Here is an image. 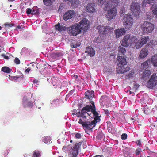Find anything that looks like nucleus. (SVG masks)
<instances>
[{"mask_svg":"<svg viewBox=\"0 0 157 157\" xmlns=\"http://www.w3.org/2000/svg\"><path fill=\"white\" fill-rule=\"evenodd\" d=\"M125 12V9L124 7H122L120 9V13L121 16H123V13Z\"/></svg>","mask_w":157,"mask_h":157,"instance_id":"obj_44","label":"nucleus"},{"mask_svg":"<svg viewBox=\"0 0 157 157\" xmlns=\"http://www.w3.org/2000/svg\"><path fill=\"white\" fill-rule=\"evenodd\" d=\"M4 25L6 27L8 28H11L12 27L14 26V24L13 23H6L4 24Z\"/></svg>","mask_w":157,"mask_h":157,"instance_id":"obj_42","label":"nucleus"},{"mask_svg":"<svg viewBox=\"0 0 157 157\" xmlns=\"http://www.w3.org/2000/svg\"><path fill=\"white\" fill-rule=\"evenodd\" d=\"M109 111L107 109H105L104 110V113L105 114L108 115L109 114Z\"/></svg>","mask_w":157,"mask_h":157,"instance_id":"obj_54","label":"nucleus"},{"mask_svg":"<svg viewBox=\"0 0 157 157\" xmlns=\"http://www.w3.org/2000/svg\"><path fill=\"white\" fill-rule=\"evenodd\" d=\"M130 120L133 121V122L134 123L135 122V121H136V119H134L133 118H131L130 119Z\"/></svg>","mask_w":157,"mask_h":157,"instance_id":"obj_59","label":"nucleus"},{"mask_svg":"<svg viewBox=\"0 0 157 157\" xmlns=\"http://www.w3.org/2000/svg\"><path fill=\"white\" fill-rule=\"evenodd\" d=\"M21 1H22V2H24V1H26V0H20Z\"/></svg>","mask_w":157,"mask_h":157,"instance_id":"obj_64","label":"nucleus"},{"mask_svg":"<svg viewBox=\"0 0 157 157\" xmlns=\"http://www.w3.org/2000/svg\"><path fill=\"white\" fill-rule=\"evenodd\" d=\"M124 26L126 29H129L131 28L133 22L132 17L130 15H126L124 16Z\"/></svg>","mask_w":157,"mask_h":157,"instance_id":"obj_5","label":"nucleus"},{"mask_svg":"<svg viewBox=\"0 0 157 157\" xmlns=\"http://www.w3.org/2000/svg\"><path fill=\"white\" fill-rule=\"evenodd\" d=\"M150 62V60L149 59L146 61L141 64V67L143 69H146L148 67V63Z\"/></svg>","mask_w":157,"mask_h":157,"instance_id":"obj_32","label":"nucleus"},{"mask_svg":"<svg viewBox=\"0 0 157 157\" xmlns=\"http://www.w3.org/2000/svg\"><path fill=\"white\" fill-rule=\"evenodd\" d=\"M151 61L153 66L157 67V54L152 56Z\"/></svg>","mask_w":157,"mask_h":157,"instance_id":"obj_25","label":"nucleus"},{"mask_svg":"<svg viewBox=\"0 0 157 157\" xmlns=\"http://www.w3.org/2000/svg\"><path fill=\"white\" fill-rule=\"evenodd\" d=\"M14 0H8V1H9V2H13Z\"/></svg>","mask_w":157,"mask_h":157,"instance_id":"obj_63","label":"nucleus"},{"mask_svg":"<svg viewBox=\"0 0 157 157\" xmlns=\"http://www.w3.org/2000/svg\"><path fill=\"white\" fill-rule=\"evenodd\" d=\"M21 75L20 76H13V79L14 80H18V81L24 80V78L23 74L21 73Z\"/></svg>","mask_w":157,"mask_h":157,"instance_id":"obj_28","label":"nucleus"},{"mask_svg":"<svg viewBox=\"0 0 157 157\" xmlns=\"http://www.w3.org/2000/svg\"><path fill=\"white\" fill-rule=\"evenodd\" d=\"M118 48L119 49L118 52L119 54L120 55L121 54H122L123 55H125L126 52L125 49L121 46H119Z\"/></svg>","mask_w":157,"mask_h":157,"instance_id":"obj_38","label":"nucleus"},{"mask_svg":"<svg viewBox=\"0 0 157 157\" xmlns=\"http://www.w3.org/2000/svg\"><path fill=\"white\" fill-rule=\"evenodd\" d=\"M140 27L143 32L148 34L151 32L154 29V24L147 21H144L140 25Z\"/></svg>","mask_w":157,"mask_h":157,"instance_id":"obj_3","label":"nucleus"},{"mask_svg":"<svg viewBox=\"0 0 157 157\" xmlns=\"http://www.w3.org/2000/svg\"><path fill=\"white\" fill-rule=\"evenodd\" d=\"M155 5L153 8V12L155 18H157V4L156 5L155 4Z\"/></svg>","mask_w":157,"mask_h":157,"instance_id":"obj_40","label":"nucleus"},{"mask_svg":"<svg viewBox=\"0 0 157 157\" xmlns=\"http://www.w3.org/2000/svg\"><path fill=\"white\" fill-rule=\"evenodd\" d=\"M55 28L56 30L60 32L65 31L67 28L62 24L58 23L55 25Z\"/></svg>","mask_w":157,"mask_h":157,"instance_id":"obj_20","label":"nucleus"},{"mask_svg":"<svg viewBox=\"0 0 157 157\" xmlns=\"http://www.w3.org/2000/svg\"><path fill=\"white\" fill-rule=\"evenodd\" d=\"M117 65L119 67L117 68V72L118 73H124L130 70V67L126 65L127 62L124 56H118L117 58Z\"/></svg>","mask_w":157,"mask_h":157,"instance_id":"obj_1","label":"nucleus"},{"mask_svg":"<svg viewBox=\"0 0 157 157\" xmlns=\"http://www.w3.org/2000/svg\"><path fill=\"white\" fill-rule=\"evenodd\" d=\"M127 135L126 133L123 134L121 136V138L122 140H125L127 138Z\"/></svg>","mask_w":157,"mask_h":157,"instance_id":"obj_47","label":"nucleus"},{"mask_svg":"<svg viewBox=\"0 0 157 157\" xmlns=\"http://www.w3.org/2000/svg\"><path fill=\"white\" fill-rule=\"evenodd\" d=\"M136 143H137L138 145L140 146L141 144V141L140 140H138L136 142Z\"/></svg>","mask_w":157,"mask_h":157,"instance_id":"obj_55","label":"nucleus"},{"mask_svg":"<svg viewBox=\"0 0 157 157\" xmlns=\"http://www.w3.org/2000/svg\"><path fill=\"white\" fill-rule=\"evenodd\" d=\"M151 72L149 70H146L144 71L143 76L145 78H147L150 75Z\"/></svg>","mask_w":157,"mask_h":157,"instance_id":"obj_34","label":"nucleus"},{"mask_svg":"<svg viewBox=\"0 0 157 157\" xmlns=\"http://www.w3.org/2000/svg\"><path fill=\"white\" fill-rule=\"evenodd\" d=\"M155 0H144L142 2V6L143 7L146 6L147 4L154 3V1Z\"/></svg>","mask_w":157,"mask_h":157,"instance_id":"obj_30","label":"nucleus"},{"mask_svg":"<svg viewBox=\"0 0 157 157\" xmlns=\"http://www.w3.org/2000/svg\"><path fill=\"white\" fill-rule=\"evenodd\" d=\"M93 109H92V114L93 115V116L94 117V120L92 121L94 123V126H95L97 123L99 122L101 120L100 117H101V116H99V113H98L96 111V107L95 106L93 107Z\"/></svg>","mask_w":157,"mask_h":157,"instance_id":"obj_13","label":"nucleus"},{"mask_svg":"<svg viewBox=\"0 0 157 157\" xmlns=\"http://www.w3.org/2000/svg\"><path fill=\"white\" fill-rule=\"evenodd\" d=\"M33 9H31L30 8H28L27 9L26 13L28 15L30 14H32Z\"/></svg>","mask_w":157,"mask_h":157,"instance_id":"obj_46","label":"nucleus"},{"mask_svg":"<svg viewBox=\"0 0 157 157\" xmlns=\"http://www.w3.org/2000/svg\"><path fill=\"white\" fill-rule=\"evenodd\" d=\"M86 11L90 13H93L97 12L96 7L95 4L89 3L87 4L86 7Z\"/></svg>","mask_w":157,"mask_h":157,"instance_id":"obj_17","label":"nucleus"},{"mask_svg":"<svg viewBox=\"0 0 157 157\" xmlns=\"http://www.w3.org/2000/svg\"><path fill=\"white\" fill-rule=\"evenodd\" d=\"M107 2L106 1V0H100L99 2L101 4H103L104 5V4L105 3V2Z\"/></svg>","mask_w":157,"mask_h":157,"instance_id":"obj_53","label":"nucleus"},{"mask_svg":"<svg viewBox=\"0 0 157 157\" xmlns=\"http://www.w3.org/2000/svg\"><path fill=\"white\" fill-rule=\"evenodd\" d=\"M75 137L77 139H80L81 137V135L79 133H76L75 135Z\"/></svg>","mask_w":157,"mask_h":157,"instance_id":"obj_49","label":"nucleus"},{"mask_svg":"<svg viewBox=\"0 0 157 157\" xmlns=\"http://www.w3.org/2000/svg\"><path fill=\"white\" fill-rule=\"evenodd\" d=\"M75 14V11L73 10H69L63 16V19L67 21L69 19L72 18Z\"/></svg>","mask_w":157,"mask_h":157,"instance_id":"obj_19","label":"nucleus"},{"mask_svg":"<svg viewBox=\"0 0 157 157\" xmlns=\"http://www.w3.org/2000/svg\"><path fill=\"white\" fill-rule=\"evenodd\" d=\"M38 82V80L36 79H35L33 81V82L34 84H37Z\"/></svg>","mask_w":157,"mask_h":157,"instance_id":"obj_57","label":"nucleus"},{"mask_svg":"<svg viewBox=\"0 0 157 157\" xmlns=\"http://www.w3.org/2000/svg\"><path fill=\"white\" fill-rule=\"evenodd\" d=\"M74 77L76 78H78V76L77 75H75L74 76Z\"/></svg>","mask_w":157,"mask_h":157,"instance_id":"obj_62","label":"nucleus"},{"mask_svg":"<svg viewBox=\"0 0 157 157\" xmlns=\"http://www.w3.org/2000/svg\"><path fill=\"white\" fill-rule=\"evenodd\" d=\"M120 0H110L104 4V8L107 10L112 6L115 7L117 6L120 2Z\"/></svg>","mask_w":157,"mask_h":157,"instance_id":"obj_11","label":"nucleus"},{"mask_svg":"<svg viewBox=\"0 0 157 157\" xmlns=\"http://www.w3.org/2000/svg\"><path fill=\"white\" fill-rule=\"evenodd\" d=\"M149 40V37L147 36L141 37L136 44V49H138L140 48L144 45L146 44Z\"/></svg>","mask_w":157,"mask_h":157,"instance_id":"obj_14","label":"nucleus"},{"mask_svg":"<svg viewBox=\"0 0 157 157\" xmlns=\"http://www.w3.org/2000/svg\"><path fill=\"white\" fill-rule=\"evenodd\" d=\"M105 136L102 132H99L97 134L96 138L98 140H103Z\"/></svg>","mask_w":157,"mask_h":157,"instance_id":"obj_35","label":"nucleus"},{"mask_svg":"<svg viewBox=\"0 0 157 157\" xmlns=\"http://www.w3.org/2000/svg\"><path fill=\"white\" fill-rule=\"evenodd\" d=\"M148 50L147 48H142L140 52L139 58L140 59H143L145 57L148 55Z\"/></svg>","mask_w":157,"mask_h":157,"instance_id":"obj_22","label":"nucleus"},{"mask_svg":"<svg viewBox=\"0 0 157 157\" xmlns=\"http://www.w3.org/2000/svg\"><path fill=\"white\" fill-rule=\"evenodd\" d=\"M117 14V9L115 7H113L108 10L106 15V17L108 21L115 19Z\"/></svg>","mask_w":157,"mask_h":157,"instance_id":"obj_9","label":"nucleus"},{"mask_svg":"<svg viewBox=\"0 0 157 157\" xmlns=\"http://www.w3.org/2000/svg\"><path fill=\"white\" fill-rule=\"evenodd\" d=\"M17 28L19 29H21V28L20 26L18 25L17 27Z\"/></svg>","mask_w":157,"mask_h":157,"instance_id":"obj_61","label":"nucleus"},{"mask_svg":"<svg viewBox=\"0 0 157 157\" xmlns=\"http://www.w3.org/2000/svg\"><path fill=\"white\" fill-rule=\"evenodd\" d=\"M126 33V31L124 28H121L117 29L114 31L116 38H118L122 35H124Z\"/></svg>","mask_w":157,"mask_h":157,"instance_id":"obj_18","label":"nucleus"},{"mask_svg":"<svg viewBox=\"0 0 157 157\" xmlns=\"http://www.w3.org/2000/svg\"><path fill=\"white\" fill-rule=\"evenodd\" d=\"M2 71L4 72L10 73L12 71V69L7 67L4 66L2 68Z\"/></svg>","mask_w":157,"mask_h":157,"instance_id":"obj_36","label":"nucleus"},{"mask_svg":"<svg viewBox=\"0 0 157 157\" xmlns=\"http://www.w3.org/2000/svg\"><path fill=\"white\" fill-rule=\"evenodd\" d=\"M143 111L146 114H148L149 113V110L147 108H144L143 109Z\"/></svg>","mask_w":157,"mask_h":157,"instance_id":"obj_45","label":"nucleus"},{"mask_svg":"<svg viewBox=\"0 0 157 157\" xmlns=\"http://www.w3.org/2000/svg\"><path fill=\"white\" fill-rule=\"evenodd\" d=\"M134 74V71H132L127 75L126 76V78H129L133 76Z\"/></svg>","mask_w":157,"mask_h":157,"instance_id":"obj_41","label":"nucleus"},{"mask_svg":"<svg viewBox=\"0 0 157 157\" xmlns=\"http://www.w3.org/2000/svg\"><path fill=\"white\" fill-rule=\"evenodd\" d=\"M85 98L89 100L90 103L92 101V99L94 97V91H87L85 93Z\"/></svg>","mask_w":157,"mask_h":157,"instance_id":"obj_21","label":"nucleus"},{"mask_svg":"<svg viewBox=\"0 0 157 157\" xmlns=\"http://www.w3.org/2000/svg\"><path fill=\"white\" fill-rule=\"evenodd\" d=\"M131 155L129 149L127 148H125L124 150V156L125 157H130L131 156Z\"/></svg>","mask_w":157,"mask_h":157,"instance_id":"obj_29","label":"nucleus"},{"mask_svg":"<svg viewBox=\"0 0 157 157\" xmlns=\"http://www.w3.org/2000/svg\"><path fill=\"white\" fill-rule=\"evenodd\" d=\"M30 70V69L29 68H28L25 70V71L26 72H28V73H29Z\"/></svg>","mask_w":157,"mask_h":157,"instance_id":"obj_56","label":"nucleus"},{"mask_svg":"<svg viewBox=\"0 0 157 157\" xmlns=\"http://www.w3.org/2000/svg\"><path fill=\"white\" fill-rule=\"evenodd\" d=\"M139 87V85L137 83H134L132 88L133 90L136 91Z\"/></svg>","mask_w":157,"mask_h":157,"instance_id":"obj_43","label":"nucleus"},{"mask_svg":"<svg viewBox=\"0 0 157 157\" xmlns=\"http://www.w3.org/2000/svg\"><path fill=\"white\" fill-rule=\"evenodd\" d=\"M147 18L149 19H151L152 18V15H151V14L149 12H147Z\"/></svg>","mask_w":157,"mask_h":157,"instance_id":"obj_51","label":"nucleus"},{"mask_svg":"<svg viewBox=\"0 0 157 157\" xmlns=\"http://www.w3.org/2000/svg\"><path fill=\"white\" fill-rule=\"evenodd\" d=\"M13 77L10 76V75H9V78L10 80H13Z\"/></svg>","mask_w":157,"mask_h":157,"instance_id":"obj_60","label":"nucleus"},{"mask_svg":"<svg viewBox=\"0 0 157 157\" xmlns=\"http://www.w3.org/2000/svg\"><path fill=\"white\" fill-rule=\"evenodd\" d=\"M78 123L81 124L83 128L86 131V130H91L95 127L94 123L91 121H84L81 119H80L78 121Z\"/></svg>","mask_w":157,"mask_h":157,"instance_id":"obj_7","label":"nucleus"},{"mask_svg":"<svg viewBox=\"0 0 157 157\" xmlns=\"http://www.w3.org/2000/svg\"><path fill=\"white\" fill-rule=\"evenodd\" d=\"M85 53H87L91 57L94 56L95 54V51L92 48L88 47Z\"/></svg>","mask_w":157,"mask_h":157,"instance_id":"obj_23","label":"nucleus"},{"mask_svg":"<svg viewBox=\"0 0 157 157\" xmlns=\"http://www.w3.org/2000/svg\"><path fill=\"white\" fill-rule=\"evenodd\" d=\"M55 0H43L44 4L46 6H50L55 2Z\"/></svg>","mask_w":157,"mask_h":157,"instance_id":"obj_31","label":"nucleus"},{"mask_svg":"<svg viewBox=\"0 0 157 157\" xmlns=\"http://www.w3.org/2000/svg\"><path fill=\"white\" fill-rule=\"evenodd\" d=\"M140 7V4L135 1L132 2L131 4L130 10L135 15L137 16L139 15L141 12Z\"/></svg>","mask_w":157,"mask_h":157,"instance_id":"obj_6","label":"nucleus"},{"mask_svg":"<svg viewBox=\"0 0 157 157\" xmlns=\"http://www.w3.org/2000/svg\"><path fill=\"white\" fill-rule=\"evenodd\" d=\"M73 91L72 90L69 92V93L66 95V97L70 96L71 95H72L73 93Z\"/></svg>","mask_w":157,"mask_h":157,"instance_id":"obj_52","label":"nucleus"},{"mask_svg":"<svg viewBox=\"0 0 157 157\" xmlns=\"http://www.w3.org/2000/svg\"><path fill=\"white\" fill-rule=\"evenodd\" d=\"M130 40L131 43V46H132L133 45H135V46L136 48V44L138 42V38L136 37L135 36H133L132 37H130Z\"/></svg>","mask_w":157,"mask_h":157,"instance_id":"obj_26","label":"nucleus"},{"mask_svg":"<svg viewBox=\"0 0 157 157\" xmlns=\"http://www.w3.org/2000/svg\"><path fill=\"white\" fill-rule=\"evenodd\" d=\"M14 61V62L17 64H19L20 63V61L19 59V58L17 57L15 58Z\"/></svg>","mask_w":157,"mask_h":157,"instance_id":"obj_48","label":"nucleus"},{"mask_svg":"<svg viewBox=\"0 0 157 157\" xmlns=\"http://www.w3.org/2000/svg\"><path fill=\"white\" fill-rule=\"evenodd\" d=\"M23 105L24 108L28 107L29 108H32L33 106V103L31 101H23Z\"/></svg>","mask_w":157,"mask_h":157,"instance_id":"obj_24","label":"nucleus"},{"mask_svg":"<svg viewBox=\"0 0 157 157\" xmlns=\"http://www.w3.org/2000/svg\"><path fill=\"white\" fill-rule=\"evenodd\" d=\"M78 144L73 145L69 151L68 156L69 157H77L78 154L79 146Z\"/></svg>","mask_w":157,"mask_h":157,"instance_id":"obj_8","label":"nucleus"},{"mask_svg":"<svg viewBox=\"0 0 157 157\" xmlns=\"http://www.w3.org/2000/svg\"><path fill=\"white\" fill-rule=\"evenodd\" d=\"M81 43L80 42L74 40L71 43L70 45L71 47L74 48H76L80 46Z\"/></svg>","mask_w":157,"mask_h":157,"instance_id":"obj_27","label":"nucleus"},{"mask_svg":"<svg viewBox=\"0 0 157 157\" xmlns=\"http://www.w3.org/2000/svg\"><path fill=\"white\" fill-rule=\"evenodd\" d=\"M130 35L129 34L126 35L121 40V45L122 46L127 47L128 46H131L130 40Z\"/></svg>","mask_w":157,"mask_h":157,"instance_id":"obj_16","label":"nucleus"},{"mask_svg":"<svg viewBox=\"0 0 157 157\" xmlns=\"http://www.w3.org/2000/svg\"><path fill=\"white\" fill-rule=\"evenodd\" d=\"M2 56L5 59H9L8 56L5 55H3Z\"/></svg>","mask_w":157,"mask_h":157,"instance_id":"obj_58","label":"nucleus"},{"mask_svg":"<svg viewBox=\"0 0 157 157\" xmlns=\"http://www.w3.org/2000/svg\"><path fill=\"white\" fill-rule=\"evenodd\" d=\"M98 31L103 35L108 34L113 30V28L109 26H103L99 25L98 26Z\"/></svg>","mask_w":157,"mask_h":157,"instance_id":"obj_10","label":"nucleus"},{"mask_svg":"<svg viewBox=\"0 0 157 157\" xmlns=\"http://www.w3.org/2000/svg\"><path fill=\"white\" fill-rule=\"evenodd\" d=\"M65 1H68L72 4H75L77 2V0H64Z\"/></svg>","mask_w":157,"mask_h":157,"instance_id":"obj_50","label":"nucleus"},{"mask_svg":"<svg viewBox=\"0 0 157 157\" xmlns=\"http://www.w3.org/2000/svg\"><path fill=\"white\" fill-rule=\"evenodd\" d=\"M157 84V76L156 74L153 73L147 83V86L149 88H152L155 86Z\"/></svg>","mask_w":157,"mask_h":157,"instance_id":"obj_12","label":"nucleus"},{"mask_svg":"<svg viewBox=\"0 0 157 157\" xmlns=\"http://www.w3.org/2000/svg\"><path fill=\"white\" fill-rule=\"evenodd\" d=\"M78 24L80 30H83L85 31L88 29L90 26L88 23V20L85 18L82 19Z\"/></svg>","mask_w":157,"mask_h":157,"instance_id":"obj_15","label":"nucleus"},{"mask_svg":"<svg viewBox=\"0 0 157 157\" xmlns=\"http://www.w3.org/2000/svg\"><path fill=\"white\" fill-rule=\"evenodd\" d=\"M142 152V149L141 148L138 147L135 151V154L136 156H137L141 154Z\"/></svg>","mask_w":157,"mask_h":157,"instance_id":"obj_39","label":"nucleus"},{"mask_svg":"<svg viewBox=\"0 0 157 157\" xmlns=\"http://www.w3.org/2000/svg\"><path fill=\"white\" fill-rule=\"evenodd\" d=\"M69 34L75 36L79 34L81 32L79 26V24L75 23L74 25L67 28Z\"/></svg>","mask_w":157,"mask_h":157,"instance_id":"obj_4","label":"nucleus"},{"mask_svg":"<svg viewBox=\"0 0 157 157\" xmlns=\"http://www.w3.org/2000/svg\"><path fill=\"white\" fill-rule=\"evenodd\" d=\"M32 15H38L39 13V10L36 6H35L32 8Z\"/></svg>","mask_w":157,"mask_h":157,"instance_id":"obj_37","label":"nucleus"},{"mask_svg":"<svg viewBox=\"0 0 157 157\" xmlns=\"http://www.w3.org/2000/svg\"><path fill=\"white\" fill-rule=\"evenodd\" d=\"M41 156V152L38 150H35L33 153V157H40Z\"/></svg>","mask_w":157,"mask_h":157,"instance_id":"obj_33","label":"nucleus"},{"mask_svg":"<svg viewBox=\"0 0 157 157\" xmlns=\"http://www.w3.org/2000/svg\"><path fill=\"white\" fill-rule=\"evenodd\" d=\"M91 105H86L85 106L82 108L81 111L79 112L78 113L79 114V116L83 118H86L87 116H91V113L90 114L88 112L91 111L92 113V109L95 105L94 102L93 101H91Z\"/></svg>","mask_w":157,"mask_h":157,"instance_id":"obj_2","label":"nucleus"}]
</instances>
